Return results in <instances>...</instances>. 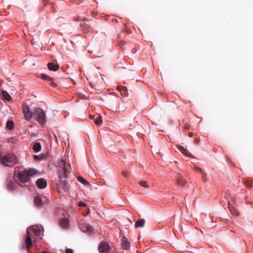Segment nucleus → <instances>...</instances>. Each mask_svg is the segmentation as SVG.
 Returning a JSON list of instances; mask_svg holds the SVG:
<instances>
[{"instance_id":"17","label":"nucleus","mask_w":253,"mask_h":253,"mask_svg":"<svg viewBox=\"0 0 253 253\" xmlns=\"http://www.w3.org/2000/svg\"><path fill=\"white\" fill-rule=\"evenodd\" d=\"M145 221L143 218L140 219L135 222V227L140 228L143 227L145 224Z\"/></svg>"},{"instance_id":"22","label":"nucleus","mask_w":253,"mask_h":253,"mask_svg":"<svg viewBox=\"0 0 253 253\" xmlns=\"http://www.w3.org/2000/svg\"><path fill=\"white\" fill-rule=\"evenodd\" d=\"M77 179L81 183H83L84 185L88 186L90 184L87 181H86L82 176H78Z\"/></svg>"},{"instance_id":"5","label":"nucleus","mask_w":253,"mask_h":253,"mask_svg":"<svg viewBox=\"0 0 253 253\" xmlns=\"http://www.w3.org/2000/svg\"><path fill=\"white\" fill-rule=\"evenodd\" d=\"M80 228L82 232L86 233L88 234H90L93 232L92 227L87 223L80 224Z\"/></svg>"},{"instance_id":"25","label":"nucleus","mask_w":253,"mask_h":253,"mask_svg":"<svg viewBox=\"0 0 253 253\" xmlns=\"http://www.w3.org/2000/svg\"><path fill=\"white\" fill-rule=\"evenodd\" d=\"M41 78L44 80H52V78H51L49 76L45 75V74H42L41 76Z\"/></svg>"},{"instance_id":"13","label":"nucleus","mask_w":253,"mask_h":253,"mask_svg":"<svg viewBox=\"0 0 253 253\" xmlns=\"http://www.w3.org/2000/svg\"><path fill=\"white\" fill-rule=\"evenodd\" d=\"M117 89H118V90L121 92L122 95L124 96H127V89L126 87L124 86H118L117 87Z\"/></svg>"},{"instance_id":"38","label":"nucleus","mask_w":253,"mask_h":253,"mask_svg":"<svg viewBox=\"0 0 253 253\" xmlns=\"http://www.w3.org/2000/svg\"><path fill=\"white\" fill-rule=\"evenodd\" d=\"M94 117L93 116H92V115H90V119H94Z\"/></svg>"},{"instance_id":"39","label":"nucleus","mask_w":253,"mask_h":253,"mask_svg":"<svg viewBox=\"0 0 253 253\" xmlns=\"http://www.w3.org/2000/svg\"><path fill=\"white\" fill-rule=\"evenodd\" d=\"M84 25H85V24H84H84H81V27H84Z\"/></svg>"},{"instance_id":"1","label":"nucleus","mask_w":253,"mask_h":253,"mask_svg":"<svg viewBox=\"0 0 253 253\" xmlns=\"http://www.w3.org/2000/svg\"><path fill=\"white\" fill-rule=\"evenodd\" d=\"M37 173V171L34 169L20 171L18 174L19 180L21 182H27L29 181L30 176L35 175Z\"/></svg>"},{"instance_id":"9","label":"nucleus","mask_w":253,"mask_h":253,"mask_svg":"<svg viewBox=\"0 0 253 253\" xmlns=\"http://www.w3.org/2000/svg\"><path fill=\"white\" fill-rule=\"evenodd\" d=\"M36 184L38 188L40 189H44L47 186V182L45 179L40 178L37 180Z\"/></svg>"},{"instance_id":"26","label":"nucleus","mask_w":253,"mask_h":253,"mask_svg":"<svg viewBox=\"0 0 253 253\" xmlns=\"http://www.w3.org/2000/svg\"><path fill=\"white\" fill-rule=\"evenodd\" d=\"M139 184L142 187L144 188H148L149 185L147 184V182L145 181H141L138 182Z\"/></svg>"},{"instance_id":"7","label":"nucleus","mask_w":253,"mask_h":253,"mask_svg":"<svg viewBox=\"0 0 253 253\" xmlns=\"http://www.w3.org/2000/svg\"><path fill=\"white\" fill-rule=\"evenodd\" d=\"M23 113L24 114L25 119L27 120H30L33 116V113L31 111L28 106H24L23 108Z\"/></svg>"},{"instance_id":"32","label":"nucleus","mask_w":253,"mask_h":253,"mask_svg":"<svg viewBox=\"0 0 253 253\" xmlns=\"http://www.w3.org/2000/svg\"><path fill=\"white\" fill-rule=\"evenodd\" d=\"M126 107L124 105H122L121 106H119V109H120L121 111H124L126 109Z\"/></svg>"},{"instance_id":"34","label":"nucleus","mask_w":253,"mask_h":253,"mask_svg":"<svg viewBox=\"0 0 253 253\" xmlns=\"http://www.w3.org/2000/svg\"><path fill=\"white\" fill-rule=\"evenodd\" d=\"M194 169L196 170H198V171H199L200 172H202V169L200 168H199V167H195L194 168Z\"/></svg>"},{"instance_id":"4","label":"nucleus","mask_w":253,"mask_h":253,"mask_svg":"<svg viewBox=\"0 0 253 253\" xmlns=\"http://www.w3.org/2000/svg\"><path fill=\"white\" fill-rule=\"evenodd\" d=\"M33 117L38 123L41 124H43L45 123V113L43 109L41 108H37L35 110Z\"/></svg>"},{"instance_id":"16","label":"nucleus","mask_w":253,"mask_h":253,"mask_svg":"<svg viewBox=\"0 0 253 253\" xmlns=\"http://www.w3.org/2000/svg\"><path fill=\"white\" fill-rule=\"evenodd\" d=\"M60 226L66 229L69 226V221L66 218L62 219L59 222Z\"/></svg>"},{"instance_id":"31","label":"nucleus","mask_w":253,"mask_h":253,"mask_svg":"<svg viewBox=\"0 0 253 253\" xmlns=\"http://www.w3.org/2000/svg\"><path fill=\"white\" fill-rule=\"evenodd\" d=\"M246 186L248 187H252V183H251V181H247L246 182Z\"/></svg>"},{"instance_id":"21","label":"nucleus","mask_w":253,"mask_h":253,"mask_svg":"<svg viewBox=\"0 0 253 253\" xmlns=\"http://www.w3.org/2000/svg\"><path fill=\"white\" fill-rule=\"evenodd\" d=\"M2 94L3 98L7 101H10L11 99L10 95L7 91H2Z\"/></svg>"},{"instance_id":"37","label":"nucleus","mask_w":253,"mask_h":253,"mask_svg":"<svg viewBox=\"0 0 253 253\" xmlns=\"http://www.w3.org/2000/svg\"><path fill=\"white\" fill-rule=\"evenodd\" d=\"M34 158H35V159H38V158H39V157H38V156H37V155H34Z\"/></svg>"},{"instance_id":"33","label":"nucleus","mask_w":253,"mask_h":253,"mask_svg":"<svg viewBox=\"0 0 253 253\" xmlns=\"http://www.w3.org/2000/svg\"><path fill=\"white\" fill-rule=\"evenodd\" d=\"M65 253H73V252L72 249H68L66 250Z\"/></svg>"},{"instance_id":"10","label":"nucleus","mask_w":253,"mask_h":253,"mask_svg":"<svg viewBox=\"0 0 253 253\" xmlns=\"http://www.w3.org/2000/svg\"><path fill=\"white\" fill-rule=\"evenodd\" d=\"M26 244L27 248H31L32 245V239L31 237V233L30 232V228L27 229V236L26 239Z\"/></svg>"},{"instance_id":"27","label":"nucleus","mask_w":253,"mask_h":253,"mask_svg":"<svg viewBox=\"0 0 253 253\" xmlns=\"http://www.w3.org/2000/svg\"><path fill=\"white\" fill-rule=\"evenodd\" d=\"M15 185L16 184L15 182L12 181L9 182L8 184V187L10 190H12L14 189Z\"/></svg>"},{"instance_id":"20","label":"nucleus","mask_w":253,"mask_h":253,"mask_svg":"<svg viewBox=\"0 0 253 253\" xmlns=\"http://www.w3.org/2000/svg\"><path fill=\"white\" fill-rule=\"evenodd\" d=\"M33 149L36 152H39L41 149V145L40 143L39 142H36L34 144Z\"/></svg>"},{"instance_id":"28","label":"nucleus","mask_w":253,"mask_h":253,"mask_svg":"<svg viewBox=\"0 0 253 253\" xmlns=\"http://www.w3.org/2000/svg\"><path fill=\"white\" fill-rule=\"evenodd\" d=\"M228 209L231 212V213L233 214H235V211L234 208V207L230 204V203L228 202Z\"/></svg>"},{"instance_id":"6","label":"nucleus","mask_w":253,"mask_h":253,"mask_svg":"<svg viewBox=\"0 0 253 253\" xmlns=\"http://www.w3.org/2000/svg\"><path fill=\"white\" fill-rule=\"evenodd\" d=\"M98 251L100 253H108L110 251L109 244L106 242H102L98 246Z\"/></svg>"},{"instance_id":"36","label":"nucleus","mask_w":253,"mask_h":253,"mask_svg":"<svg viewBox=\"0 0 253 253\" xmlns=\"http://www.w3.org/2000/svg\"><path fill=\"white\" fill-rule=\"evenodd\" d=\"M193 132H189V134H188V136H189V137H192V136H193Z\"/></svg>"},{"instance_id":"24","label":"nucleus","mask_w":253,"mask_h":253,"mask_svg":"<svg viewBox=\"0 0 253 253\" xmlns=\"http://www.w3.org/2000/svg\"><path fill=\"white\" fill-rule=\"evenodd\" d=\"M102 123V116L98 115L97 118L95 120V123L97 125H100Z\"/></svg>"},{"instance_id":"18","label":"nucleus","mask_w":253,"mask_h":253,"mask_svg":"<svg viewBox=\"0 0 253 253\" xmlns=\"http://www.w3.org/2000/svg\"><path fill=\"white\" fill-rule=\"evenodd\" d=\"M178 149L184 155L187 157H190L191 154L187 151L183 147L181 146H178L177 147Z\"/></svg>"},{"instance_id":"23","label":"nucleus","mask_w":253,"mask_h":253,"mask_svg":"<svg viewBox=\"0 0 253 253\" xmlns=\"http://www.w3.org/2000/svg\"><path fill=\"white\" fill-rule=\"evenodd\" d=\"M14 127V123L12 121H8L6 123V127L9 130H12Z\"/></svg>"},{"instance_id":"11","label":"nucleus","mask_w":253,"mask_h":253,"mask_svg":"<svg viewBox=\"0 0 253 253\" xmlns=\"http://www.w3.org/2000/svg\"><path fill=\"white\" fill-rule=\"evenodd\" d=\"M122 247L125 250H127L129 248V243L126 237H123L122 241Z\"/></svg>"},{"instance_id":"15","label":"nucleus","mask_w":253,"mask_h":253,"mask_svg":"<svg viewBox=\"0 0 253 253\" xmlns=\"http://www.w3.org/2000/svg\"><path fill=\"white\" fill-rule=\"evenodd\" d=\"M176 183L178 185L183 186L187 183L186 180L181 176H179L177 178Z\"/></svg>"},{"instance_id":"3","label":"nucleus","mask_w":253,"mask_h":253,"mask_svg":"<svg viewBox=\"0 0 253 253\" xmlns=\"http://www.w3.org/2000/svg\"><path fill=\"white\" fill-rule=\"evenodd\" d=\"M2 164L5 166L11 167L16 163V157L12 154H7L0 158Z\"/></svg>"},{"instance_id":"2","label":"nucleus","mask_w":253,"mask_h":253,"mask_svg":"<svg viewBox=\"0 0 253 253\" xmlns=\"http://www.w3.org/2000/svg\"><path fill=\"white\" fill-rule=\"evenodd\" d=\"M58 173L60 180L66 179L67 173L69 171L70 169V165H66L65 161L62 160L59 164Z\"/></svg>"},{"instance_id":"12","label":"nucleus","mask_w":253,"mask_h":253,"mask_svg":"<svg viewBox=\"0 0 253 253\" xmlns=\"http://www.w3.org/2000/svg\"><path fill=\"white\" fill-rule=\"evenodd\" d=\"M34 204H35V205L38 207H42L44 203V202L42 201V198L39 196H36L34 198Z\"/></svg>"},{"instance_id":"35","label":"nucleus","mask_w":253,"mask_h":253,"mask_svg":"<svg viewBox=\"0 0 253 253\" xmlns=\"http://www.w3.org/2000/svg\"><path fill=\"white\" fill-rule=\"evenodd\" d=\"M122 173L123 175L125 177H127L128 176V173L126 171H123Z\"/></svg>"},{"instance_id":"8","label":"nucleus","mask_w":253,"mask_h":253,"mask_svg":"<svg viewBox=\"0 0 253 253\" xmlns=\"http://www.w3.org/2000/svg\"><path fill=\"white\" fill-rule=\"evenodd\" d=\"M57 185V188L58 189V191L59 192V187H61L62 189L66 192L68 191L69 189V186L67 182L66 181V179L60 180L59 185L57 183H56Z\"/></svg>"},{"instance_id":"14","label":"nucleus","mask_w":253,"mask_h":253,"mask_svg":"<svg viewBox=\"0 0 253 253\" xmlns=\"http://www.w3.org/2000/svg\"><path fill=\"white\" fill-rule=\"evenodd\" d=\"M49 70L53 71H56L59 69V66L52 62H50L47 64Z\"/></svg>"},{"instance_id":"30","label":"nucleus","mask_w":253,"mask_h":253,"mask_svg":"<svg viewBox=\"0 0 253 253\" xmlns=\"http://www.w3.org/2000/svg\"><path fill=\"white\" fill-rule=\"evenodd\" d=\"M78 206L79 207H86V204L83 202H80L79 203H78Z\"/></svg>"},{"instance_id":"29","label":"nucleus","mask_w":253,"mask_h":253,"mask_svg":"<svg viewBox=\"0 0 253 253\" xmlns=\"http://www.w3.org/2000/svg\"><path fill=\"white\" fill-rule=\"evenodd\" d=\"M54 79L52 78V80H49V82H50V85L53 87H55L56 86V84L54 82Z\"/></svg>"},{"instance_id":"19","label":"nucleus","mask_w":253,"mask_h":253,"mask_svg":"<svg viewBox=\"0 0 253 253\" xmlns=\"http://www.w3.org/2000/svg\"><path fill=\"white\" fill-rule=\"evenodd\" d=\"M31 231H32L34 233V234L37 236H38L40 235L41 231L38 228V226L33 227L32 228L30 229V232Z\"/></svg>"}]
</instances>
